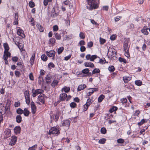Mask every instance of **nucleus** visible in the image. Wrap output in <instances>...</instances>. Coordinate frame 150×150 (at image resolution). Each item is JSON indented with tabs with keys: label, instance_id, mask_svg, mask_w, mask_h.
Masks as SVG:
<instances>
[{
	"label": "nucleus",
	"instance_id": "obj_1",
	"mask_svg": "<svg viewBox=\"0 0 150 150\" xmlns=\"http://www.w3.org/2000/svg\"><path fill=\"white\" fill-rule=\"evenodd\" d=\"M87 1L89 6H87L86 8L89 10H92L98 7V5L95 3V0H87Z\"/></svg>",
	"mask_w": 150,
	"mask_h": 150
},
{
	"label": "nucleus",
	"instance_id": "obj_2",
	"mask_svg": "<svg viewBox=\"0 0 150 150\" xmlns=\"http://www.w3.org/2000/svg\"><path fill=\"white\" fill-rule=\"evenodd\" d=\"M33 92L32 96L33 97H35L38 94L42 93L44 91L41 89H39L34 90V89L32 90Z\"/></svg>",
	"mask_w": 150,
	"mask_h": 150
},
{
	"label": "nucleus",
	"instance_id": "obj_3",
	"mask_svg": "<svg viewBox=\"0 0 150 150\" xmlns=\"http://www.w3.org/2000/svg\"><path fill=\"white\" fill-rule=\"evenodd\" d=\"M46 54L49 57H52V59L54 60L56 52L54 50H50L49 51H46L45 52Z\"/></svg>",
	"mask_w": 150,
	"mask_h": 150
},
{
	"label": "nucleus",
	"instance_id": "obj_4",
	"mask_svg": "<svg viewBox=\"0 0 150 150\" xmlns=\"http://www.w3.org/2000/svg\"><path fill=\"white\" fill-rule=\"evenodd\" d=\"M59 133V130L56 127H52L50 129L49 132V134H57Z\"/></svg>",
	"mask_w": 150,
	"mask_h": 150
},
{
	"label": "nucleus",
	"instance_id": "obj_5",
	"mask_svg": "<svg viewBox=\"0 0 150 150\" xmlns=\"http://www.w3.org/2000/svg\"><path fill=\"white\" fill-rule=\"evenodd\" d=\"M98 57V56L96 55H93L92 56L90 54H88L86 56V58L87 60H90V61H93L94 60Z\"/></svg>",
	"mask_w": 150,
	"mask_h": 150
},
{
	"label": "nucleus",
	"instance_id": "obj_6",
	"mask_svg": "<svg viewBox=\"0 0 150 150\" xmlns=\"http://www.w3.org/2000/svg\"><path fill=\"white\" fill-rule=\"evenodd\" d=\"M11 141L9 143L11 145H14L16 143L17 140V137L15 136H13L11 137Z\"/></svg>",
	"mask_w": 150,
	"mask_h": 150
},
{
	"label": "nucleus",
	"instance_id": "obj_7",
	"mask_svg": "<svg viewBox=\"0 0 150 150\" xmlns=\"http://www.w3.org/2000/svg\"><path fill=\"white\" fill-rule=\"evenodd\" d=\"M17 33L18 35L21 36L23 38L25 37V36L23 30L21 28L17 30Z\"/></svg>",
	"mask_w": 150,
	"mask_h": 150
},
{
	"label": "nucleus",
	"instance_id": "obj_8",
	"mask_svg": "<svg viewBox=\"0 0 150 150\" xmlns=\"http://www.w3.org/2000/svg\"><path fill=\"white\" fill-rule=\"evenodd\" d=\"M31 106L32 113L33 114H35L36 111V107L33 102H32L31 103Z\"/></svg>",
	"mask_w": 150,
	"mask_h": 150
},
{
	"label": "nucleus",
	"instance_id": "obj_9",
	"mask_svg": "<svg viewBox=\"0 0 150 150\" xmlns=\"http://www.w3.org/2000/svg\"><path fill=\"white\" fill-rule=\"evenodd\" d=\"M11 56V53L8 51H4V59L6 61L8 57Z\"/></svg>",
	"mask_w": 150,
	"mask_h": 150
},
{
	"label": "nucleus",
	"instance_id": "obj_10",
	"mask_svg": "<svg viewBox=\"0 0 150 150\" xmlns=\"http://www.w3.org/2000/svg\"><path fill=\"white\" fill-rule=\"evenodd\" d=\"M90 91L87 93V95L88 96H90L92 94L94 91H97L98 90V88H91L89 89Z\"/></svg>",
	"mask_w": 150,
	"mask_h": 150
},
{
	"label": "nucleus",
	"instance_id": "obj_11",
	"mask_svg": "<svg viewBox=\"0 0 150 150\" xmlns=\"http://www.w3.org/2000/svg\"><path fill=\"white\" fill-rule=\"evenodd\" d=\"M110 52L112 53L110 55V56L111 58L113 57L116 54V50L114 48H112L110 50H109L108 53Z\"/></svg>",
	"mask_w": 150,
	"mask_h": 150
},
{
	"label": "nucleus",
	"instance_id": "obj_12",
	"mask_svg": "<svg viewBox=\"0 0 150 150\" xmlns=\"http://www.w3.org/2000/svg\"><path fill=\"white\" fill-rule=\"evenodd\" d=\"M70 121L69 120H64L62 123V126H65L67 127H69L70 125Z\"/></svg>",
	"mask_w": 150,
	"mask_h": 150
},
{
	"label": "nucleus",
	"instance_id": "obj_13",
	"mask_svg": "<svg viewBox=\"0 0 150 150\" xmlns=\"http://www.w3.org/2000/svg\"><path fill=\"white\" fill-rule=\"evenodd\" d=\"M131 76L130 75L129 76H125L123 77V80L124 82L126 83L131 80Z\"/></svg>",
	"mask_w": 150,
	"mask_h": 150
},
{
	"label": "nucleus",
	"instance_id": "obj_14",
	"mask_svg": "<svg viewBox=\"0 0 150 150\" xmlns=\"http://www.w3.org/2000/svg\"><path fill=\"white\" fill-rule=\"evenodd\" d=\"M149 30V28H146L145 27H144L142 29L141 31V32L143 33L144 35H147L148 33Z\"/></svg>",
	"mask_w": 150,
	"mask_h": 150
},
{
	"label": "nucleus",
	"instance_id": "obj_15",
	"mask_svg": "<svg viewBox=\"0 0 150 150\" xmlns=\"http://www.w3.org/2000/svg\"><path fill=\"white\" fill-rule=\"evenodd\" d=\"M67 97V94L65 93H61L60 95L59 98L62 101H64Z\"/></svg>",
	"mask_w": 150,
	"mask_h": 150
},
{
	"label": "nucleus",
	"instance_id": "obj_16",
	"mask_svg": "<svg viewBox=\"0 0 150 150\" xmlns=\"http://www.w3.org/2000/svg\"><path fill=\"white\" fill-rule=\"evenodd\" d=\"M14 130L16 134L20 133L21 132V128L19 126L16 127L14 129Z\"/></svg>",
	"mask_w": 150,
	"mask_h": 150
},
{
	"label": "nucleus",
	"instance_id": "obj_17",
	"mask_svg": "<svg viewBox=\"0 0 150 150\" xmlns=\"http://www.w3.org/2000/svg\"><path fill=\"white\" fill-rule=\"evenodd\" d=\"M4 133L6 136V137H8L11 135V130L9 129L6 128L5 129Z\"/></svg>",
	"mask_w": 150,
	"mask_h": 150
},
{
	"label": "nucleus",
	"instance_id": "obj_18",
	"mask_svg": "<svg viewBox=\"0 0 150 150\" xmlns=\"http://www.w3.org/2000/svg\"><path fill=\"white\" fill-rule=\"evenodd\" d=\"M60 112L59 111H57L53 116V120L55 121H57L59 118Z\"/></svg>",
	"mask_w": 150,
	"mask_h": 150
},
{
	"label": "nucleus",
	"instance_id": "obj_19",
	"mask_svg": "<svg viewBox=\"0 0 150 150\" xmlns=\"http://www.w3.org/2000/svg\"><path fill=\"white\" fill-rule=\"evenodd\" d=\"M100 72V70L98 69H95L92 71V73H90L88 74V76H91L93 74L98 73Z\"/></svg>",
	"mask_w": 150,
	"mask_h": 150
},
{
	"label": "nucleus",
	"instance_id": "obj_20",
	"mask_svg": "<svg viewBox=\"0 0 150 150\" xmlns=\"http://www.w3.org/2000/svg\"><path fill=\"white\" fill-rule=\"evenodd\" d=\"M86 87V86L84 84L80 85L78 87L77 91H80L84 89Z\"/></svg>",
	"mask_w": 150,
	"mask_h": 150
},
{
	"label": "nucleus",
	"instance_id": "obj_21",
	"mask_svg": "<svg viewBox=\"0 0 150 150\" xmlns=\"http://www.w3.org/2000/svg\"><path fill=\"white\" fill-rule=\"evenodd\" d=\"M124 51L125 52L129 51V47L128 46V44L127 42L125 43L123 45Z\"/></svg>",
	"mask_w": 150,
	"mask_h": 150
},
{
	"label": "nucleus",
	"instance_id": "obj_22",
	"mask_svg": "<svg viewBox=\"0 0 150 150\" xmlns=\"http://www.w3.org/2000/svg\"><path fill=\"white\" fill-rule=\"evenodd\" d=\"M70 90V88L69 87L65 86L62 89L61 91L63 92L64 91L66 93H68L69 91Z\"/></svg>",
	"mask_w": 150,
	"mask_h": 150
},
{
	"label": "nucleus",
	"instance_id": "obj_23",
	"mask_svg": "<svg viewBox=\"0 0 150 150\" xmlns=\"http://www.w3.org/2000/svg\"><path fill=\"white\" fill-rule=\"evenodd\" d=\"M52 76L50 75H47L45 77L46 81L47 83H48L51 81Z\"/></svg>",
	"mask_w": 150,
	"mask_h": 150
},
{
	"label": "nucleus",
	"instance_id": "obj_24",
	"mask_svg": "<svg viewBox=\"0 0 150 150\" xmlns=\"http://www.w3.org/2000/svg\"><path fill=\"white\" fill-rule=\"evenodd\" d=\"M36 26L40 32H42L43 31L44 28L40 23H37L36 25Z\"/></svg>",
	"mask_w": 150,
	"mask_h": 150
},
{
	"label": "nucleus",
	"instance_id": "obj_25",
	"mask_svg": "<svg viewBox=\"0 0 150 150\" xmlns=\"http://www.w3.org/2000/svg\"><path fill=\"white\" fill-rule=\"evenodd\" d=\"M16 121L17 123H19L22 121V117L21 115H18L16 117Z\"/></svg>",
	"mask_w": 150,
	"mask_h": 150
},
{
	"label": "nucleus",
	"instance_id": "obj_26",
	"mask_svg": "<svg viewBox=\"0 0 150 150\" xmlns=\"http://www.w3.org/2000/svg\"><path fill=\"white\" fill-rule=\"evenodd\" d=\"M29 111L27 109L25 108L23 110V113L25 116H28L29 114Z\"/></svg>",
	"mask_w": 150,
	"mask_h": 150
},
{
	"label": "nucleus",
	"instance_id": "obj_27",
	"mask_svg": "<svg viewBox=\"0 0 150 150\" xmlns=\"http://www.w3.org/2000/svg\"><path fill=\"white\" fill-rule=\"evenodd\" d=\"M3 46L4 49V51H8L9 48L8 44L6 43H5L4 44Z\"/></svg>",
	"mask_w": 150,
	"mask_h": 150
},
{
	"label": "nucleus",
	"instance_id": "obj_28",
	"mask_svg": "<svg viewBox=\"0 0 150 150\" xmlns=\"http://www.w3.org/2000/svg\"><path fill=\"white\" fill-rule=\"evenodd\" d=\"M38 99L40 101L43 103H44L45 100L44 97L43 96H42V95H39L38 96Z\"/></svg>",
	"mask_w": 150,
	"mask_h": 150
},
{
	"label": "nucleus",
	"instance_id": "obj_29",
	"mask_svg": "<svg viewBox=\"0 0 150 150\" xmlns=\"http://www.w3.org/2000/svg\"><path fill=\"white\" fill-rule=\"evenodd\" d=\"M58 83V82L57 80H54L52 83L51 86L53 87H54L57 85Z\"/></svg>",
	"mask_w": 150,
	"mask_h": 150
},
{
	"label": "nucleus",
	"instance_id": "obj_30",
	"mask_svg": "<svg viewBox=\"0 0 150 150\" xmlns=\"http://www.w3.org/2000/svg\"><path fill=\"white\" fill-rule=\"evenodd\" d=\"M98 62L101 64H103L107 62H106L105 58H103L101 59H99Z\"/></svg>",
	"mask_w": 150,
	"mask_h": 150
},
{
	"label": "nucleus",
	"instance_id": "obj_31",
	"mask_svg": "<svg viewBox=\"0 0 150 150\" xmlns=\"http://www.w3.org/2000/svg\"><path fill=\"white\" fill-rule=\"evenodd\" d=\"M93 97H91V98H88L87 100L86 104L88 105H90L93 102Z\"/></svg>",
	"mask_w": 150,
	"mask_h": 150
},
{
	"label": "nucleus",
	"instance_id": "obj_32",
	"mask_svg": "<svg viewBox=\"0 0 150 150\" xmlns=\"http://www.w3.org/2000/svg\"><path fill=\"white\" fill-rule=\"evenodd\" d=\"M105 96L103 95H100L98 98V101L99 102H101L104 98Z\"/></svg>",
	"mask_w": 150,
	"mask_h": 150
},
{
	"label": "nucleus",
	"instance_id": "obj_33",
	"mask_svg": "<svg viewBox=\"0 0 150 150\" xmlns=\"http://www.w3.org/2000/svg\"><path fill=\"white\" fill-rule=\"evenodd\" d=\"M117 109V108L115 106H113L109 110V111L110 113H112L114 111H116Z\"/></svg>",
	"mask_w": 150,
	"mask_h": 150
},
{
	"label": "nucleus",
	"instance_id": "obj_34",
	"mask_svg": "<svg viewBox=\"0 0 150 150\" xmlns=\"http://www.w3.org/2000/svg\"><path fill=\"white\" fill-rule=\"evenodd\" d=\"M41 59L43 61H45L47 59V57L46 55L43 54L41 56Z\"/></svg>",
	"mask_w": 150,
	"mask_h": 150
},
{
	"label": "nucleus",
	"instance_id": "obj_35",
	"mask_svg": "<svg viewBox=\"0 0 150 150\" xmlns=\"http://www.w3.org/2000/svg\"><path fill=\"white\" fill-rule=\"evenodd\" d=\"M64 47H59L57 50V53L58 54H60L64 50Z\"/></svg>",
	"mask_w": 150,
	"mask_h": 150
},
{
	"label": "nucleus",
	"instance_id": "obj_36",
	"mask_svg": "<svg viewBox=\"0 0 150 150\" xmlns=\"http://www.w3.org/2000/svg\"><path fill=\"white\" fill-rule=\"evenodd\" d=\"M135 83L137 85L140 86L142 85V82L140 80H137L135 81Z\"/></svg>",
	"mask_w": 150,
	"mask_h": 150
},
{
	"label": "nucleus",
	"instance_id": "obj_37",
	"mask_svg": "<svg viewBox=\"0 0 150 150\" xmlns=\"http://www.w3.org/2000/svg\"><path fill=\"white\" fill-rule=\"evenodd\" d=\"M25 98H30L29 91H26L24 93Z\"/></svg>",
	"mask_w": 150,
	"mask_h": 150
},
{
	"label": "nucleus",
	"instance_id": "obj_38",
	"mask_svg": "<svg viewBox=\"0 0 150 150\" xmlns=\"http://www.w3.org/2000/svg\"><path fill=\"white\" fill-rule=\"evenodd\" d=\"M17 62V65H18L22 66L23 64L22 60L21 59H19Z\"/></svg>",
	"mask_w": 150,
	"mask_h": 150
},
{
	"label": "nucleus",
	"instance_id": "obj_39",
	"mask_svg": "<svg viewBox=\"0 0 150 150\" xmlns=\"http://www.w3.org/2000/svg\"><path fill=\"white\" fill-rule=\"evenodd\" d=\"M118 60L119 61L121 62H123L124 63H126L127 62L126 60L124 58H123L121 57H120Z\"/></svg>",
	"mask_w": 150,
	"mask_h": 150
},
{
	"label": "nucleus",
	"instance_id": "obj_40",
	"mask_svg": "<svg viewBox=\"0 0 150 150\" xmlns=\"http://www.w3.org/2000/svg\"><path fill=\"white\" fill-rule=\"evenodd\" d=\"M37 145L35 144L32 147H30L28 149V150H35L37 147Z\"/></svg>",
	"mask_w": 150,
	"mask_h": 150
},
{
	"label": "nucleus",
	"instance_id": "obj_41",
	"mask_svg": "<svg viewBox=\"0 0 150 150\" xmlns=\"http://www.w3.org/2000/svg\"><path fill=\"white\" fill-rule=\"evenodd\" d=\"M29 19L30 20L29 22L31 25L33 26L34 25V21L33 18H30Z\"/></svg>",
	"mask_w": 150,
	"mask_h": 150
},
{
	"label": "nucleus",
	"instance_id": "obj_42",
	"mask_svg": "<svg viewBox=\"0 0 150 150\" xmlns=\"http://www.w3.org/2000/svg\"><path fill=\"white\" fill-rule=\"evenodd\" d=\"M55 38L57 40H60L61 38V36L60 34L57 33H55Z\"/></svg>",
	"mask_w": 150,
	"mask_h": 150
},
{
	"label": "nucleus",
	"instance_id": "obj_43",
	"mask_svg": "<svg viewBox=\"0 0 150 150\" xmlns=\"http://www.w3.org/2000/svg\"><path fill=\"white\" fill-rule=\"evenodd\" d=\"M106 42L105 39L101 37L100 38V42L101 44H104Z\"/></svg>",
	"mask_w": 150,
	"mask_h": 150
},
{
	"label": "nucleus",
	"instance_id": "obj_44",
	"mask_svg": "<svg viewBox=\"0 0 150 150\" xmlns=\"http://www.w3.org/2000/svg\"><path fill=\"white\" fill-rule=\"evenodd\" d=\"M29 6L30 8H32L35 6V3L33 1H30L29 3Z\"/></svg>",
	"mask_w": 150,
	"mask_h": 150
},
{
	"label": "nucleus",
	"instance_id": "obj_45",
	"mask_svg": "<svg viewBox=\"0 0 150 150\" xmlns=\"http://www.w3.org/2000/svg\"><path fill=\"white\" fill-rule=\"evenodd\" d=\"M79 37L81 39H84L85 38L84 34L82 32H80L79 35Z\"/></svg>",
	"mask_w": 150,
	"mask_h": 150
},
{
	"label": "nucleus",
	"instance_id": "obj_46",
	"mask_svg": "<svg viewBox=\"0 0 150 150\" xmlns=\"http://www.w3.org/2000/svg\"><path fill=\"white\" fill-rule=\"evenodd\" d=\"M16 112L18 114H21L23 113V110L21 108H19L17 110Z\"/></svg>",
	"mask_w": 150,
	"mask_h": 150
},
{
	"label": "nucleus",
	"instance_id": "obj_47",
	"mask_svg": "<svg viewBox=\"0 0 150 150\" xmlns=\"http://www.w3.org/2000/svg\"><path fill=\"white\" fill-rule=\"evenodd\" d=\"M93 43L92 41L88 42L87 43V47L88 48H91L93 46Z\"/></svg>",
	"mask_w": 150,
	"mask_h": 150
},
{
	"label": "nucleus",
	"instance_id": "obj_48",
	"mask_svg": "<svg viewBox=\"0 0 150 150\" xmlns=\"http://www.w3.org/2000/svg\"><path fill=\"white\" fill-rule=\"evenodd\" d=\"M100 132L103 134H105L106 132V130L105 128L103 127L101 128Z\"/></svg>",
	"mask_w": 150,
	"mask_h": 150
},
{
	"label": "nucleus",
	"instance_id": "obj_49",
	"mask_svg": "<svg viewBox=\"0 0 150 150\" xmlns=\"http://www.w3.org/2000/svg\"><path fill=\"white\" fill-rule=\"evenodd\" d=\"M106 141V139L104 138H103L99 140L98 142L101 144H104Z\"/></svg>",
	"mask_w": 150,
	"mask_h": 150
},
{
	"label": "nucleus",
	"instance_id": "obj_50",
	"mask_svg": "<svg viewBox=\"0 0 150 150\" xmlns=\"http://www.w3.org/2000/svg\"><path fill=\"white\" fill-rule=\"evenodd\" d=\"M19 59L18 57H14L12 58V60L14 62H17Z\"/></svg>",
	"mask_w": 150,
	"mask_h": 150
},
{
	"label": "nucleus",
	"instance_id": "obj_51",
	"mask_svg": "<svg viewBox=\"0 0 150 150\" xmlns=\"http://www.w3.org/2000/svg\"><path fill=\"white\" fill-rule=\"evenodd\" d=\"M108 69L110 71L113 72L115 70V68L114 66H109Z\"/></svg>",
	"mask_w": 150,
	"mask_h": 150
},
{
	"label": "nucleus",
	"instance_id": "obj_52",
	"mask_svg": "<svg viewBox=\"0 0 150 150\" xmlns=\"http://www.w3.org/2000/svg\"><path fill=\"white\" fill-rule=\"evenodd\" d=\"M84 66H94L93 64L90 62H86L84 64Z\"/></svg>",
	"mask_w": 150,
	"mask_h": 150
},
{
	"label": "nucleus",
	"instance_id": "obj_53",
	"mask_svg": "<svg viewBox=\"0 0 150 150\" xmlns=\"http://www.w3.org/2000/svg\"><path fill=\"white\" fill-rule=\"evenodd\" d=\"M43 77L42 76H39L38 77V83L40 84L43 81Z\"/></svg>",
	"mask_w": 150,
	"mask_h": 150
},
{
	"label": "nucleus",
	"instance_id": "obj_54",
	"mask_svg": "<svg viewBox=\"0 0 150 150\" xmlns=\"http://www.w3.org/2000/svg\"><path fill=\"white\" fill-rule=\"evenodd\" d=\"M55 40L53 38L50 39L49 40V43L50 44H54L55 42Z\"/></svg>",
	"mask_w": 150,
	"mask_h": 150
},
{
	"label": "nucleus",
	"instance_id": "obj_55",
	"mask_svg": "<svg viewBox=\"0 0 150 150\" xmlns=\"http://www.w3.org/2000/svg\"><path fill=\"white\" fill-rule=\"evenodd\" d=\"M70 107L72 108H74L76 107V104L74 102H72L70 104Z\"/></svg>",
	"mask_w": 150,
	"mask_h": 150
},
{
	"label": "nucleus",
	"instance_id": "obj_56",
	"mask_svg": "<svg viewBox=\"0 0 150 150\" xmlns=\"http://www.w3.org/2000/svg\"><path fill=\"white\" fill-rule=\"evenodd\" d=\"M145 122V120L144 119H142L140 122H139L138 124L139 126H140L143 124Z\"/></svg>",
	"mask_w": 150,
	"mask_h": 150
},
{
	"label": "nucleus",
	"instance_id": "obj_57",
	"mask_svg": "<svg viewBox=\"0 0 150 150\" xmlns=\"http://www.w3.org/2000/svg\"><path fill=\"white\" fill-rule=\"evenodd\" d=\"M89 70L88 69H85L82 70V72L83 74H88L89 72Z\"/></svg>",
	"mask_w": 150,
	"mask_h": 150
},
{
	"label": "nucleus",
	"instance_id": "obj_58",
	"mask_svg": "<svg viewBox=\"0 0 150 150\" xmlns=\"http://www.w3.org/2000/svg\"><path fill=\"white\" fill-rule=\"evenodd\" d=\"M86 47L85 46H81L80 48V51L81 52H84L86 50Z\"/></svg>",
	"mask_w": 150,
	"mask_h": 150
},
{
	"label": "nucleus",
	"instance_id": "obj_59",
	"mask_svg": "<svg viewBox=\"0 0 150 150\" xmlns=\"http://www.w3.org/2000/svg\"><path fill=\"white\" fill-rule=\"evenodd\" d=\"M58 29V27L57 25H55L53 26V30L54 31H57Z\"/></svg>",
	"mask_w": 150,
	"mask_h": 150
},
{
	"label": "nucleus",
	"instance_id": "obj_60",
	"mask_svg": "<svg viewBox=\"0 0 150 150\" xmlns=\"http://www.w3.org/2000/svg\"><path fill=\"white\" fill-rule=\"evenodd\" d=\"M122 18V17L120 16H117L115 18V21H117L120 20Z\"/></svg>",
	"mask_w": 150,
	"mask_h": 150
},
{
	"label": "nucleus",
	"instance_id": "obj_61",
	"mask_svg": "<svg viewBox=\"0 0 150 150\" xmlns=\"http://www.w3.org/2000/svg\"><path fill=\"white\" fill-rule=\"evenodd\" d=\"M124 141V140L122 139H119L117 140V142L119 143H122Z\"/></svg>",
	"mask_w": 150,
	"mask_h": 150
},
{
	"label": "nucleus",
	"instance_id": "obj_62",
	"mask_svg": "<svg viewBox=\"0 0 150 150\" xmlns=\"http://www.w3.org/2000/svg\"><path fill=\"white\" fill-rule=\"evenodd\" d=\"M29 77L30 79L32 80L33 81L34 80V77L32 73H30L29 75Z\"/></svg>",
	"mask_w": 150,
	"mask_h": 150
},
{
	"label": "nucleus",
	"instance_id": "obj_63",
	"mask_svg": "<svg viewBox=\"0 0 150 150\" xmlns=\"http://www.w3.org/2000/svg\"><path fill=\"white\" fill-rule=\"evenodd\" d=\"M85 44V41L84 40H81L79 42V45L80 46H81L82 45H84Z\"/></svg>",
	"mask_w": 150,
	"mask_h": 150
},
{
	"label": "nucleus",
	"instance_id": "obj_64",
	"mask_svg": "<svg viewBox=\"0 0 150 150\" xmlns=\"http://www.w3.org/2000/svg\"><path fill=\"white\" fill-rule=\"evenodd\" d=\"M89 106V105H88L86 104L83 105V110L84 111H86L87 110L88 108V107Z\"/></svg>",
	"mask_w": 150,
	"mask_h": 150
}]
</instances>
